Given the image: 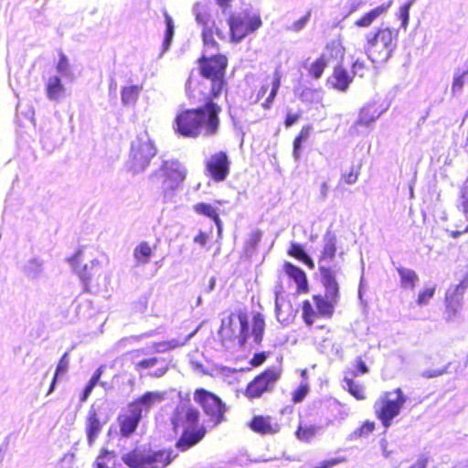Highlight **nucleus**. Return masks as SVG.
Instances as JSON below:
<instances>
[{"label": "nucleus", "instance_id": "1", "mask_svg": "<svg viewBox=\"0 0 468 468\" xmlns=\"http://www.w3.org/2000/svg\"><path fill=\"white\" fill-rule=\"evenodd\" d=\"M203 104L179 111L174 119V132L181 137L197 139L218 133L222 107L218 101L205 96Z\"/></svg>", "mask_w": 468, "mask_h": 468}, {"label": "nucleus", "instance_id": "2", "mask_svg": "<svg viewBox=\"0 0 468 468\" xmlns=\"http://www.w3.org/2000/svg\"><path fill=\"white\" fill-rule=\"evenodd\" d=\"M199 75L209 80L210 86L207 94L204 92V85L200 80L190 73L186 81V95L193 102L201 100V96L217 100L229 92V83L226 78L229 58L225 54L217 53L207 55L203 53L197 59Z\"/></svg>", "mask_w": 468, "mask_h": 468}, {"label": "nucleus", "instance_id": "3", "mask_svg": "<svg viewBox=\"0 0 468 468\" xmlns=\"http://www.w3.org/2000/svg\"><path fill=\"white\" fill-rule=\"evenodd\" d=\"M321 282L324 287V294H313L311 299L303 300L300 304L301 318L311 330H320L325 334L330 333L326 324L315 325L319 318L331 319L335 314V306L340 298L339 285L335 271L329 268L320 267Z\"/></svg>", "mask_w": 468, "mask_h": 468}, {"label": "nucleus", "instance_id": "4", "mask_svg": "<svg viewBox=\"0 0 468 468\" xmlns=\"http://www.w3.org/2000/svg\"><path fill=\"white\" fill-rule=\"evenodd\" d=\"M171 423L174 431L182 429L175 444L179 452H186L200 443L208 431L200 422L199 410L193 405L177 406L172 413Z\"/></svg>", "mask_w": 468, "mask_h": 468}, {"label": "nucleus", "instance_id": "5", "mask_svg": "<svg viewBox=\"0 0 468 468\" xmlns=\"http://www.w3.org/2000/svg\"><path fill=\"white\" fill-rule=\"evenodd\" d=\"M265 327L264 315L256 312L252 315L251 331L250 333L248 316L245 313L239 312L236 315L231 314L226 320L222 321L219 334L225 340H237L240 346L247 342L248 337L251 335L254 343L260 345L263 340Z\"/></svg>", "mask_w": 468, "mask_h": 468}, {"label": "nucleus", "instance_id": "6", "mask_svg": "<svg viewBox=\"0 0 468 468\" xmlns=\"http://www.w3.org/2000/svg\"><path fill=\"white\" fill-rule=\"evenodd\" d=\"M176 457L172 449L152 451L135 447L122 455V462L129 468H166Z\"/></svg>", "mask_w": 468, "mask_h": 468}, {"label": "nucleus", "instance_id": "7", "mask_svg": "<svg viewBox=\"0 0 468 468\" xmlns=\"http://www.w3.org/2000/svg\"><path fill=\"white\" fill-rule=\"evenodd\" d=\"M398 33L389 27H379L367 37L366 51L373 63L386 62L397 47Z\"/></svg>", "mask_w": 468, "mask_h": 468}, {"label": "nucleus", "instance_id": "8", "mask_svg": "<svg viewBox=\"0 0 468 468\" xmlns=\"http://www.w3.org/2000/svg\"><path fill=\"white\" fill-rule=\"evenodd\" d=\"M406 401L407 396L400 388L383 392L376 400L374 413L385 429L391 426L393 420L399 415Z\"/></svg>", "mask_w": 468, "mask_h": 468}, {"label": "nucleus", "instance_id": "9", "mask_svg": "<svg viewBox=\"0 0 468 468\" xmlns=\"http://www.w3.org/2000/svg\"><path fill=\"white\" fill-rule=\"evenodd\" d=\"M281 378L282 369L280 367H267L247 384L243 394L249 400L261 399L274 391Z\"/></svg>", "mask_w": 468, "mask_h": 468}, {"label": "nucleus", "instance_id": "10", "mask_svg": "<svg viewBox=\"0 0 468 468\" xmlns=\"http://www.w3.org/2000/svg\"><path fill=\"white\" fill-rule=\"evenodd\" d=\"M193 399L202 409L207 416V421L211 423L212 427H216L224 421L227 406L218 395L199 388L195 389Z\"/></svg>", "mask_w": 468, "mask_h": 468}, {"label": "nucleus", "instance_id": "11", "mask_svg": "<svg viewBox=\"0 0 468 468\" xmlns=\"http://www.w3.org/2000/svg\"><path fill=\"white\" fill-rule=\"evenodd\" d=\"M227 24L231 41L238 43L258 30L262 26V21L260 15L244 11L231 14L227 19Z\"/></svg>", "mask_w": 468, "mask_h": 468}, {"label": "nucleus", "instance_id": "12", "mask_svg": "<svg viewBox=\"0 0 468 468\" xmlns=\"http://www.w3.org/2000/svg\"><path fill=\"white\" fill-rule=\"evenodd\" d=\"M157 149L149 138L138 137L131 146L129 165L133 173L144 171L156 155Z\"/></svg>", "mask_w": 468, "mask_h": 468}, {"label": "nucleus", "instance_id": "13", "mask_svg": "<svg viewBox=\"0 0 468 468\" xmlns=\"http://www.w3.org/2000/svg\"><path fill=\"white\" fill-rule=\"evenodd\" d=\"M152 176H157L160 179L164 191H173L185 181L186 169L178 160H165Z\"/></svg>", "mask_w": 468, "mask_h": 468}, {"label": "nucleus", "instance_id": "14", "mask_svg": "<svg viewBox=\"0 0 468 468\" xmlns=\"http://www.w3.org/2000/svg\"><path fill=\"white\" fill-rule=\"evenodd\" d=\"M206 175L214 182H223L230 171V160L224 151L212 154L205 162Z\"/></svg>", "mask_w": 468, "mask_h": 468}, {"label": "nucleus", "instance_id": "15", "mask_svg": "<svg viewBox=\"0 0 468 468\" xmlns=\"http://www.w3.org/2000/svg\"><path fill=\"white\" fill-rule=\"evenodd\" d=\"M83 250L80 248L70 257L68 258V261L75 269L80 278L84 283V290L90 292L88 287L89 282L92 279L99 278L101 275V270L98 261H92L90 268H88L87 264L82 265Z\"/></svg>", "mask_w": 468, "mask_h": 468}, {"label": "nucleus", "instance_id": "16", "mask_svg": "<svg viewBox=\"0 0 468 468\" xmlns=\"http://www.w3.org/2000/svg\"><path fill=\"white\" fill-rule=\"evenodd\" d=\"M107 421L108 419L106 417H102L99 408L92 405L89 409L85 418V432L87 441L90 446L94 444Z\"/></svg>", "mask_w": 468, "mask_h": 468}, {"label": "nucleus", "instance_id": "17", "mask_svg": "<svg viewBox=\"0 0 468 468\" xmlns=\"http://www.w3.org/2000/svg\"><path fill=\"white\" fill-rule=\"evenodd\" d=\"M249 428L261 436H273L282 430V424L275 421L270 415H253L248 423Z\"/></svg>", "mask_w": 468, "mask_h": 468}, {"label": "nucleus", "instance_id": "18", "mask_svg": "<svg viewBox=\"0 0 468 468\" xmlns=\"http://www.w3.org/2000/svg\"><path fill=\"white\" fill-rule=\"evenodd\" d=\"M142 419L143 417L139 412L128 404L126 410L122 412L117 418L120 434L125 438L132 436L137 430Z\"/></svg>", "mask_w": 468, "mask_h": 468}, {"label": "nucleus", "instance_id": "19", "mask_svg": "<svg viewBox=\"0 0 468 468\" xmlns=\"http://www.w3.org/2000/svg\"><path fill=\"white\" fill-rule=\"evenodd\" d=\"M165 399V392L147 391L133 399L129 405L143 417L144 413H147L154 404L162 402Z\"/></svg>", "mask_w": 468, "mask_h": 468}, {"label": "nucleus", "instance_id": "20", "mask_svg": "<svg viewBox=\"0 0 468 468\" xmlns=\"http://www.w3.org/2000/svg\"><path fill=\"white\" fill-rule=\"evenodd\" d=\"M384 110L380 104L376 101L365 104L359 111L357 119L354 123V127L369 126L375 122L383 113Z\"/></svg>", "mask_w": 468, "mask_h": 468}, {"label": "nucleus", "instance_id": "21", "mask_svg": "<svg viewBox=\"0 0 468 468\" xmlns=\"http://www.w3.org/2000/svg\"><path fill=\"white\" fill-rule=\"evenodd\" d=\"M282 269L285 274L295 282L297 294H305L309 292L307 275L301 268L286 261L284 262Z\"/></svg>", "mask_w": 468, "mask_h": 468}, {"label": "nucleus", "instance_id": "22", "mask_svg": "<svg viewBox=\"0 0 468 468\" xmlns=\"http://www.w3.org/2000/svg\"><path fill=\"white\" fill-rule=\"evenodd\" d=\"M463 303V296L460 292H454L448 290L445 293V311L444 315L447 321H452L456 318Z\"/></svg>", "mask_w": 468, "mask_h": 468}, {"label": "nucleus", "instance_id": "23", "mask_svg": "<svg viewBox=\"0 0 468 468\" xmlns=\"http://www.w3.org/2000/svg\"><path fill=\"white\" fill-rule=\"evenodd\" d=\"M320 430V425L300 420L294 431V436L301 442L311 443L318 436Z\"/></svg>", "mask_w": 468, "mask_h": 468}, {"label": "nucleus", "instance_id": "24", "mask_svg": "<svg viewBox=\"0 0 468 468\" xmlns=\"http://www.w3.org/2000/svg\"><path fill=\"white\" fill-rule=\"evenodd\" d=\"M392 1L381 4L361 16L355 21V26L358 27H369L380 16L385 14L391 6Z\"/></svg>", "mask_w": 468, "mask_h": 468}, {"label": "nucleus", "instance_id": "25", "mask_svg": "<svg viewBox=\"0 0 468 468\" xmlns=\"http://www.w3.org/2000/svg\"><path fill=\"white\" fill-rule=\"evenodd\" d=\"M336 253V237L332 233H326L324 237V245L318 258L319 268L326 267L324 264L331 262Z\"/></svg>", "mask_w": 468, "mask_h": 468}, {"label": "nucleus", "instance_id": "26", "mask_svg": "<svg viewBox=\"0 0 468 468\" xmlns=\"http://www.w3.org/2000/svg\"><path fill=\"white\" fill-rule=\"evenodd\" d=\"M215 34L218 38H224L223 32L218 28H214V27H204V28H202L201 37L204 46V53L218 50L219 48V45L214 37Z\"/></svg>", "mask_w": 468, "mask_h": 468}, {"label": "nucleus", "instance_id": "27", "mask_svg": "<svg viewBox=\"0 0 468 468\" xmlns=\"http://www.w3.org/2000/svg\"><path fill=\"white\" fill-rule=\"evenodd\" d=\"M193 209L197 215L204 216L214 221L220 230L222 222L216 207L208 203L199 202L194 205Z\"/></svg>", "mask_w": 468, "mask_h": 468}, {"label": "nucleus", "instance_id": "28", "mask_svg": "<svg viewBox=\"0 0 468 468\" xmlns=\"http://www.w3.org/2000/svg\"><path fill=\"white\" fill-rule=\"evenodd\" d=\"M155 248V245L152 247L147 241H141L133 249V258L138 264L145 265L154 256Z\"/></svg>", "mask_w": 468, "mask_h": 468}, {"label": "nucleus", "instance_id": "29", "mask_svg": "<svg viewBox=\"0 0 468 468\" xmlns=\"http://www.w3.org/2000/svg\"><path fill=\"white\" fill-rule=\"evenodd\" d=\"M343 381L346 386V391L356 400H366L367 399V387L363 383L355 381L352 376H345Z\"/></svg>", "mask_w": 468, "mask_h": 468}, {"label": "nucleus", "instance_id": "30", "mask_svg": "<svg viewBox=\"0 0 468 468\" xmlns=\"http://www.w3.org/2000/svg\"><path fill=\"white\" fill-rule=\"evenodd\" d=\"M352 81V78L349 75L347 69L342 66H336L334 69L332 74V83L334 88L341 91L346 90Z\"/></svg>", "mask_w": 468, "mask_h": 468}, {"label": "nucleus", "instance_id": "31", "mask_svg": "<svg viewBox=\"0 0 468 468\" xmlns=\"http://www.w3.org/2000/svg\"><path fill=\"white\" fill-rule=\"evenodd\" d=\"M362 165L360 163L352 164L347 170H343L337 183L338 186H350L357 182L361 174Z\"/></svg>", "mask_w": 468, "mask_h": 468}, {"label": "nucleus", "instance_id": "32", "mask_svg": "<svg viewBox=\"0 0 468 468\" xmlns=\"http://www.w3.org/2000/svg\"><path fill=\"white\" fill-rule=\"evenodd\" d=\"M313 127L310 124L303 125L292 141V156L295 160L300 159L303 143L307 141L312 133Z\"/></svg>", "mask_w": 468, "mask_h": 468}, {"label": "nucleus", "instance_id": "33", "mask_svg": "<svg viewBox=\"0 0 468 468\" xmlns=\"http://www.w3.org/2000/svg\"><path fill=\"white\" fill-rule=\"evenodd\" d=\"M65 88L58 76H52L46 84V93L49 100L58 101L62 98Z\"/></svg>", "mask_w": 468, "mask_h": 468}, {"label": "nucleus", "instance_id": "34", "mask_svg": "<svg viewBox=\"0 0 468 468\" xmlns=\"http://www.w3.org/2000/svg\"><path fill=\"white\" fill-rule=\"evenodd\" d=\"M397 271L400 277L401 286L407 289H414L419 281V276L414 270L405 267L397 268Z\"/></svg>", "mask_w": 468, "mask_h": 468}, {"label": "nucleus", "instance_id": "35", "mask_svg": "<svg viewBox=\"0 0 468 468\" xmlns=\"http://www.w3.org/2000/svg\"><path fill=\"white\" fill-rule=\"evenodd\" d=\"M142 90V85H130L123 87L121 91L122 103L124 105H133L136 102Z\"/></svg>", "mask_w": 468, "mask_h": 468}, {"label": "nucleus", "instance_id": "36", "mask_svg": "<svg viewBox=\"0 0 468 468\" xmlns=\"http://www.w3.org/2000/svg\"><path fill=\"white\" fill-rule=\"evenodd\" d=\"M69 365V352H65L57 364L56 371L52 378V381L48 390V394H50L54 390L59 377L68 371Z\"/></svg>", "mask_w": 468, "mask_h": 468}, {"label": "nucleus", "instance_id": "37", "mask_svg": "<svg viewBox=\"0 0 468 468\" xmlns=\"http://www.w3.org/2000/svg\"><path fill=\"white\" fill-rule=\"evenodd\" d=\"M195 332L187 335L183 340L171 339L167 341L157 342L154 344V348L156 352H167L175 348L183 346L193 336Z\"/></svg>", "mask_w": 468, "mask_h": 468}, {"label": "nucleus", "instance_id": "38", "mask_svg": "<svg viewBox=\"0 0 468 468\" xmlns=\"http://www.w3.org/2000/svg\"><path fill=\"white\" fill-rule=\"evenodd\" d=\"M327 67V58L324 55L318 57L308 68V75L314 80L320 79Z\"/></svg>", "mask_w": 468, "mask_h": 468}, {"label": "nucleus", "instance_id": "39", "mask_svg": "<svg viewBox=\"0 0 468 468\" xmlns=\"http://www.w3.org/2000/svg\"><path fill=\"white\" fill-rule=\"evenodd\" d=\"M281 80H282V73L280 70L276 69L273 72L272 76V81H271V89L270 90V93L264 102L262 103V108L265 110H268L271 107V104L277 95V92L279 90V88L281 86Z\"/></svg>", "mask_w": 468, "mask_h": 468}, {"label": "nucleus", "instance_id": "40", "mask_svg": "<svg viewBox=\"0 0 468 468\" xmlns=\"http://www.w3.org/2000/svg\"><path fill=\"white\" fill-rule=\"evenodd\" d=\"M288 254L302 262H303L309 269L314 268V261L306 254L302 245L293 243L288 250Z\"/></svg>", "mask_w": 468, "mask_h": 468}, {"label": "nucleus", "instance_id": "41", "mask_svg": "<svg viewBox=\"0 0 468 468\" xmlns=\"http://www.w3.org/2000/svg\"><path fill=\"white\" fill-rule=\"evenodd\" d=\"M376 429V423L373 420L363 421L354 431L353 437L366 438L371 434Z\"/></svg>", "mask_w": 468, "mask_h": 468}, {"label": "nucleus", "instance_id": "42", "mask_svg": "<svg viewBox=\"0 0 468 468\" xmlns=\"http://www.w3.org/2000/svg\"><path fill=\"white\" fill-rule=\"evenodd\" d=\"M309 392V386L307 383H301L292 392V401L293 403L302 402L304 398L307 396Z\"/></svg>", "mask_w": 468, "mask_h": 468}, {"label": "nucleus", "instance_id": "43", "mask_svg": "<svg viewBox=\"0 0 468 468\" xmlns=\"http://www.w3.org/2000/svg\"><path fill=\"white\" fill-rule=\"evenodd\" d=\"M354 369L350 372L353 378L362 376L369 372V368L361 356H356L354 362Z\"/></svg>", "mask_w": 468, "mask_h": 468}, {"label": "nucleus", "instance_id": "44", "mask_svg": "<svg viewBox=\"0 0 468 468\" xmlns=\"http://www.w3.org/2000/svg\"><path fill=\"white\" fill-rule=\"evenodd\" d=\"M436 291V286L425 288L422 291H420L417 297V303L419 305H424L427 304L430 300L433 297Z\"/></svg>", "mask_w": 468, "mask_h": 468}, {"label": "nucleus", "instance_id": "45", "mask_svg": "<svg viewBox=\"0 0 468 468\" xmlns=\"http://www.w3.org/2000/svg\"><path fill=\"white\" fill-rule=\"evenodd\" d=\"M467 76H468V67H467V69H465L462 73L454 75L453 80H452V93L459 92L463 89V85L465 83V78Z\"/></svg>", "mask_w": 468, "mask_h": 468}, {"label": "nucleus", "instance_id": "46", "mask_svg": "<svg viewBox=\"0 0 468 468\" xmlns=\"http://www.w3.org/2000/svg\"><path fill=\"white\" fill-rule=\"evenodd\" d=\"M301 118H302L301 111H299L297 112H292V111H287L285 119H284V126L286 128H290L292 125H294Z\"/></svg>", "mask_w": 468, "mask_h": 468}, {"label": "nucleus", "instance_id": "47", "mask_svg": "<svg viewBox=\"0 0 468 468\" xmlns=\"http://www.w3.org/2000/svg\"><path fill=\"white\" fill-rule=\"evenodd\" d=\"M411 5V1L407 2L399 8V16L401 19V26L406 27L410 18V8Z\"/></svg>", "mask_w": 468, "mask_h": 468}, {"label": "nucleus", "instance_id": "48", "mask_svg": "<svg viewBox=\"0 0 468 468\" xmlns=\"http://www.w3.org/2000/svg\"><path fill=\"white\" fill-rule=\"evenodd\" d=\"M59 59L56 65V69L59 73H66L69 69V63L67 56L60 50L58 51Z\"/></svg>", "mask_w": 468, "mask_h": 468}, {"label": "nucleus", "instance_id": "49", "mask_svg": "<svg viewBox=\"0 0 468 468\" xmlns=\"http://www.w3.org/2000/svg\"><path fill=\"white\" fill-rule=\"evenodd\" d=\"M346 462L345 457H337L320 462L314 468H333L334 466Z\"/></svg>", "mask_w": 468, "mask_h": 468}, {"label": "nucleus", "instance_id": "50", "mask_svg": "<svg viewBox=\"0 0 468 468\" xmlns=\"http://www.w3.org/2000/svg\"><path fill=\"white\" fill-rule=\"evenodd\" d=\"M352 69L355 75H358L359 77H364L366 72L367 71V65L365 61L356 59L353 65Z\"/></svg>", "mask_w": 468, "mask_h": 468}, {"label": "nucleus", "instance_id": "51", "mask_svg": "<svg viewBox=\"0 0 468 468\" xmlns=\"http://www.w3.org/2000/svg\"><path fill=\"white\" fill-rule=\"evenodd\" d=\"M157 362V357L145 358L136 363L135 368L137 370L147 369L155 366Z\"/></svg>", "mask_w": 468, "mask_h": 468}, {"label": "nucleus", "instance_id": "52", "mask_svg": "<svg viewBox=\"0 0 468 468\" xmlns=\"http://www.w3.org/2000/svg\"><path fill=\"white\" fill-rule=\"evenodd\" d=\"M267 359V355L265 352H259L253 355L251 359L250 360V365L253 367H257L261 366Z\"/></svg>", "mask_w": 468, "mask_h": 468}, {"label": "nucleus", "instance_id": "53", "mask_svg": "<svg viewBox=\"0 0 468 468\" xmlns=\"http://www.w3.org/2000/svg\"><path fill=\"white\" fill-rule=\"evenodd\" d=\"M310 16H311V12L309 11L304 16H303L301 18L294 21L293 24L292 25V30H293L295 32L301 30L306 25Z\"/></svg>", "mask_w": 468, "mask_h": 468}, {"label": "nucleus", "instance_id": "54", "mask_svg": "<svg viewBox=\"0 0 468 468\" xmlns=\"http://www.w3.org/2000/svg\"><path fill=\"white\" fill-rule=\"evenodd\" d=\"M468 289V273L463 276V278L460 281L458 284H456L452 289H451L454 292H460L461 295H464L465 291Z\"/></svg>", "mask_w": 468, "mask_h": 468}, {"label": "nucleus", "instance_id": "55", "mask_svg": "<svg viewBox=\"0 0 468 468\" xmlns=\"http://www.w3.org/2000/svg\"><path fill=\"white\" fill-rule=\"evenodd\" d=\"M165 24H166V31H165V42L166 44H169L172 39L173 34H174V26H173L172 18L168 15L165 16Z\"/></svg>", "mask_w": 468, "mask_h": 468}, {"label": "nucleus", "instance_id": "56", "mask_svg": "<svg viewBox=\"0 0 468 468\" xmlns=\"http://www.w3.org/2000/svg\"><path fill=\"white\" fill-rule=\"evenodd\" d=\"M103 373V367H98L91 378H90L89 382L87 383V386L91 387L94 388V387L99 383L101 377Z\"/></svg>", "mask_w": 468, "mask_h": 468}, {"label": "nucleus", "instance_id": "57", "mask_svg": "<svg viewBox=\"0 0 468 468\" xmlns=\"http://www.w3.org/2000/svg\"><path fill=\"white\" fill-rule=\"evenodd\" d=\"M379 446L382 451L383 455L386 458H388L391 456V454L395 452L393 449H388V441L387 439L382 438L379 441Z\"/></svg>", "mask_w": 468, "mask_h": 468}, {"label": "nucleus", "instance_id": "58", "mask_svg": "<svg viewBox=\"0 0 468 468\" xmlns=\"http://www.w3.org/2000/svg\"><path fill=\"white\" fill-rule=\"evenodd\" d=\"M429 463V457L426 455H420L418 460L410 465L409 468H426Z\"/></svg>", "mask_w": 468, "mask_h": 468}, {"label": "nucleus", "instance_id": "59", "mask_svg": "<svg viewBox=\"0 0 468 468\" xmlns=\"http://www.w3.org/2000/svg\"><path fill=\"white\" fill-rule=\"evenodd\" d=\"M461 210L464 215H468V192L463 191L461 194Z\"/></svg>", "mask_w": 468, "mask_h": 468}, {"label": "nucleus", "instance_id": "60", "mask_svg": "<svg viewBox=\"0 0 468 468\" xmlns=\"http://www.w3.org/2000/svg\"><path fill=\"white\" fill-rule=\"evenodd\" d=\"M282 287L280 285V290L275 292V314L276 317L279 320L281 317V303L279 302L281 294H282Z\"/></svg>", "mask_w": 468, "mask_h": 468}, {"label": "nucleus", "instance_id": "61", "mask_svg": "<svg viewBox=\"0 0 468 468\" xmlns=\"http://www.w3.org/2000/svg\"><path fill=\"white\" fill-rule=\"evenodd\" d=\"M326 50L335 51L336 55L342 54L341 46L338 42L332 41L325 46Z\"/></svg>", "mask_w": 468, "mask_h": 468}, {"label": "nucleus", "instance_id": "62", "mask_svg": "<svg viewBox=\"0 0 468 468\" xmlns=\"http://www.w3.org/2000/svg\"><path fill=\"white\" fill-rule=\"evenodd\" d=\"M169 369L168 364L164 365L161 367H158L154 372L151 373L150 376L153 378H161L163 377Z\"/></svg>", "mask_w": 468, "mask_h": 468}, {"label": "nucleus", "instance_id": "63", "mask_svg": "<svg viewBox=\"0 0 468 468\" xmlns=\"http://www.w3.org/2000/svg\"><path fill=\"white\" fill-rule=\"evenodd\" d=\"M194 241L200 245H205L207 241V235L203 231H199L194 238Z\"/></svg>", "mask_w": 468, "mask_h": 468}, {"label": "nucleus", "instance_id": "64", "mask_svg": "<svg viewBox=\"0 0 468 468\" xmlns=\"http://www.w3.org/2000/svg\"><path fill=\"white\" fill-rule=\"evenodd\" d=\"M196 20H197V22L199 25H201L203 27H209V26L207 25V15H206V14H201V13L197 14V15L196 16Z\"/></svg>", "mask_w": 468, "mask_h": 468}]
</instances>
